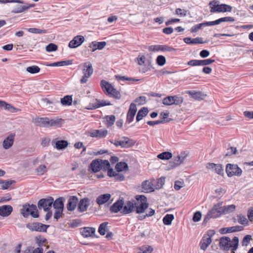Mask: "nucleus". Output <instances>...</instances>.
<instances>
[{"instance_id": "1", "label": "nucleus", "mask_w": 253, "mask_h": 253, "mask_svg": "<svg viewBox=\"0 0 253 253\" xmlns=\"http://www.w3.org/2000/svg\"><path fill=\"white\" fill-rule=\"evenodd\" d=\"M239 238L234 237L231 240L228 237H222L219 240V246L220 248L225 251H231L232 253H235L239 246Z\"/></svg>"}, {"instance_id": "2", "label": "nucleus", "mask_w": 253, "mask_h": 253, "mask_svg": "<svg viewBox=\"0 0 253 253\" xmlns=\"http://www.w3.org/2000/svg\"><path fill=\"white\" fill-rule=\"evenodd\" d=\"M61 121V119H49L47 117L41 118L37 117L33 119L32 122L41 127H49L50 126H60Z\"/></svg>"}, {"instance_id": "3", "label": "nucleus", "mask_w": 253, "mask_h": 253, "mask_svg": "<svg viewBox=\"0 0 253 253\" xmlns=\"http://www.w3.org/2000/svg\"><path fill=\"white\" fill-rule=\"evenodd\" d=\"M21 213L25 218L28 217L29 215H31L34 218H37L39 216L37 207L34 204H26L23 205L22 209L21 210Z\"/></svg>"}, {"instance_id": "4", "label": "nucleus", "mask_w": 253, "mask_h": 253, "mask_svg": "<svg viewBox=\"0 0 253 253\" xmlns=\"http://www.w3.org/2000/svg\"><path fill=\"white\" fill-rule=\"evenodd\" d=\"M218 2V1L215 0L210 2V12L211 13L230 12L232 10V7L231 6L226 4H216Z\"/></svg>"}, {"instance_id": "5", "label": "nucleus", "mask_w": 253, "mask_h": 253, "mask_svg": "<svg viewBox=\"0 0 253 253\" xmlns=\"http://www.w3.org/2000/svg\"><path fill=\"white\" fill-rule=\"evenodd\" d=\"M101 85L105 94L116 98H118L119 97V92L109 82L105 80H102L101 82Z\"/></svg>"}, {"instance_id": "6", "label": "nucleus", "mask_w": 253, "mask_h": 253, "mask_svg": "<svg viewBox=\"0 0 253 253\" xmlns=\"http://www.w3.org/2000/svg\"><path fill=\"white\" fill-rule=\"evenodd\" d=\"M135 199L137 201V203H135L134 205H136L135 210L136 213H143L148 207L146 197L144 195H136Z\"/></svg>"}, {"instance_id": "7", "label": "nucleus", "mask_w": 253, "mask_h": 253, "mask_svg": "<svg viewBox=\"0 0 253 253\" xmlns=\"http://www.w3.org/2000/svg\"><path fill=\"white\" fill-rule=\"evenodd\" d=\"M183 101V98L182 96L178 95L168 96L163 99V104L169 106L173 104L176 105H181Z\"/></svg>"}, {"instance_id": "8", "label": "nucleus", "mask_w": 253, "mask_h": 253, "mask_svg": "<svg viewBox=\"0 0 253 253\" xmlns=\"http://www.w3.org/2000/svg\"><path fill=\"white\" fill-rule=\"evenodd\" d=\"M226 172L228 177L234 175L240 176L242 173V170L237 165L228 164L226 166Z\"/></svg>"}, {"instance_id": "9", "label": "nucleus", "mask_w": 253, "mask_h": 253, "mask_svg": "<svg viewBox=\"0 0 253 253\" xmlns=\"http://www.w3.org/2000/svg\"><path fill=\"white\" fill-rule=\"evenodd\" d=\"M53 203V198L48 197L47 198H43L40 200L38 203V207L40 210L43 209L44 211L50 210Z\"/></svg>"}, {"instance_id": "10", "label": "nucleus", "mask_w": 253, "mask_h": 253, "mask_svg": "<svg viewBox=\"0 0 253 253\" xmlns=\"http://www.w3.org/2000/svg\"><path fill=\"white\" fill-rule=\"evenodd\" d=\"M49 227V225L43 224L40 222H34L26 224V227L32 231L46 232Z\"/></svg>"}, {"instance_id": "11", "label": "nucleus", "mask_w": 253, "mask_h": 253, "mask_svg": "<svg viewBox=\"0 0 253 253\" xmlns=\"http://www.w3.org/2000/svg\"><path fill=\"white\" fill-rule=\"evenodd\" d=\"M124 203L123 200H118L111 206L110 211L112 213H117L123 207V213H126V205L123 207Z\"/></svg>"}, {"instance_id": "12", "label": "nucleus", "mask_w": 253, "mask_h": 253, "mask_svg": "<svg viewBox=\"0 0 253 253\" xmlns=\"http://www.w3.org/2000/svg\"><path fill=\"white\" fill-rule=\"evenodd\" d=\"M155 181L153 180L150 181L149 180H145L142 183V188L143 192L144 193H149L154 191Z\"/></svg>"}, {"instance_id": "13", "label": "nucleus", "mask_w": 253, "mask_h": 253, "mask_svg": "<svg viewBox=\"0 0 253 253\" xmlns=\"http://www.w3.org/2000/svg\"><path fill=\"white\" fill-rule=\"evenodd\" d=\"M84 41L83 36H77L71 40L69 43V47L70 48H76L81 45Z\"/></svg>"}, {"instance_id": "14", "label": "nucleus", "mask_w": 253, "mask_h": 253, "mask_svg": "<svg viewBox=\"0 0 253 253\" xmlns=\"http://www.w3.org/2000/svg\"><path fill=\"white\" fill-rule=\"evenodd\" d=\"M244 230V227L242 226L237 225L230 227L222 228L220 229V233L222 234H225L229 233H233L238 231H241Z\"/></svg>"}, {"instance_id": "15", "label": "nucleus", "mask_w": 253, "mask_h": 253, "mask_svg": "<svg viewBox=\"0 0 253 253\" xmlns=\"http://www.w3.org/2000/svg\"><path fill=\"white\" fill-rule=\"evenodd\" d=\"M15 134L10 133L3 141L2 146L4 149H8L13 144Z\"/></svg>"}, {"instance_id": "16", "label": "nucleus", "mask_w": 253, "mask_h": 253, "mask_svg": "<svg viewBox=\"0 0 253 253\" xmlns=\"http://www.w3.org/2000/svg\"><path fill=\"white\" fill-rule=\"evenodd\" d=\"M96 100L98 102L97 103H92L89 104L88 107L86 108L88 110H93L95 109L96 108H99L102 106H108V105H111V103L109 101H106V100H98L97 99H96Z\"/></svg>"}, {"instance_id": "17", "label": "nucleus", "mask_w": 253, "mask_h": 253, "mask_svg": "<svg viewBox=\"0 0 253 253\" xmlns=\"http://www.w3.org/2000/svg\"><path fill=\"white\" fill-rule=\"evenodd\" d=\"M137 108L136 104L134 103H131L130 105L128 111L127 112V123H130L133 120Z\"/></svg>"}, {"instance_id": "18", "label": "nucleus", "mask_w": 253, "mask_h": 253, "mask_svg": "<svg viewBox=\"0 0 253 253\" xmlns=\"http://www.w3.org/2000/svg\"><path fill=\"white\" fill-rule=\"evenodd\" d=\"M90 204V200L87 198L82 199L78 206V210L80 212H84L87 210Z\"/></svg>"}, {"instance_id": "19", "label": "nucleus", "mask_w": 253, "mask_h": 253, "mask_svg": "<svg viewBox=\"0 0 253 253\" xmlns=\"http://www.w3.org/2000/svg\"><path fill=\"white\" fill-rule=\"evenodd\" d=\"M211 242V236L209 235L204 236L200 243V248L205 251Z\"/></svg>"}, {"instance_id": "20", "label": "nucleus", "mask_w": 253, "mask_h": 253, "mask_svg": "<svg viewBox=\"0 0 253 253\" xmlns=\"http://www.w3.org/2000/svg\"><path fill=\"white\" fill-rule=\"evenodd\" d=\"M78 202V199L76 196H73L70 197L68 201L67 208L68 211H74L76 206Z\"/></svg>"}, {"instance_id": "21", "label": "nucleus", "mask_w": 253, "mask_h": 253, "mask_svg": "<svg viewBox=\"0 0 253 253\" xmlns=\"http://www.w3.org/2000/svg\"><path fill=\"white\" fill-rule=\"evenodd\" d=\"M13 211L12 206L3 205L0 207V215L3 217L8 216Z\"/></svg>"}, {"instance_id": "22", "label": "nucleus", "mask_w": 253, "mask_h": 253, "mask_svg": "<svg viewBox=\"0 0 253 253\" xmlns=\"http://www.w3.org/2000/svg\"><path fill=\"white\" fill-rule=\"evenodd\" d=\"M111 197V195L109 193L101 194L97 197L96 202L98 205L100 206L107 203Z\"/></svg>"}, {"instance_id": "23", "label": "nucleus", "mask_w": 253, "mask_h": 253, "mask_svg": "<svg viewBox=\"0 0 253 253\" xmlns=\"http://www.w3.org/2000/svg\"><path fill=\"white\" fill-rule=\"evenodd\" d=\"M84 68L83 70V73L84 75L90 77L93 72V69L92 64L89 62H85L84 64Z\"/></svg>"}, {"instance_id": "24", "label": "nucleus", "mask_w": 253, "mask_h": 253, "mask_svg": "<svg viewBox=\"0 0 253 253\" xmlns=\"http://www.w3.org/2000/svg\"><path fill=\"white\" fill-rule=\"evenodd\" d=\"M108 131L107 130L95 129L90 132V135L92 137L103 138L105 137Z\"/></svg>"}, {"instance_id": "25", "label": "nucleus", "mask_w": 253, "mask_h": 253, "mask_svg": "<svg viewBox=\"0 0 253 253\" xmlns=\"http://www.w3.org/2000/svg\"><path fill=\"white\" fill-rule=\"evenodd\" d=\"M54 143H55V148L57 150L64 149L67 147L68 145V141L64 140L55 141V139H54L52 141V144Z\"/></svg>"}, {"instance_id": "26", "label": "nucleus", "mask_w": 253, "mask_h": 253, "mask_svg": "<svg viewBox=\"0 0 253 253\" xmlns=\"http://www.w3.org/2000/svg\"><path fill=\"white\" fill-rule=\"evenodd\" d=\"M95 232V229L93 227H84L81 231V234L84 237H88L92 236Z\"/></svg>"}, {"instance_id": "27", "label": "nucleus", "mask_w": 253, "mask_h": 253, "mask_svg": "<svg viewBox=\"0 0 253 253\" xmlns=\"http://www.w3.org/2000/svg\"><path fill=\"white\" fill-rule=\"evenodd\" d=\"M149 112L148 109L146 107H142L141 109H140L136 115V122H139L141 121L143 118L146 117Z\"/></svg>"}, {"instance_id": "28", "label": "nucleus", "mask_w": 253, "mask_h": 253, "mask_svg": "<svg viewBox=\"0 0 253 253\" xmlns=\"http://www.w3.org/2000/svg\"><path fill=\"white\" fill-rule=\"evenodd\" d=\"M106 45V42H92L89 47L92 48V51H94L97 49L101 50L103 49Z\"/></svg>"}, {"instance_id": "29", "label": "nucleus", "mask_w": 253, "mask_h": 253, "mask_svg": "<svg viewBox=\"0 0 253 253\" xmlns=\"http://www.w3.org/2000/svg\"><path fill=\"white\" fill-rule=\"evenodd\" d=\"M191 97L197 100H202L204 99L205 95L203 94L201 91H196L195 90H189L187 92Z\"/></svg>"}, {"instance_id": "30", "label": "nucleus", "mask_w": 253, "mask_h": 253, "mask_svg": "<svg viewBox=\"0 0 253 253\" xmlns=\"http://www.w3.org/2000/svg\"><path fill=\"white\" fill-rule=\"evenodd\" d=\"M90 167L94 172L99 171L100 169H101V166L100 163V160L96 159L93 160L90 164Z\"/></svg>"}, {"instance_id": "31", "label": "nucleus", "mask_w": 253, "mask_h": 253, "mask_svg": "<svg viewBox=\"0 0 253 253\" xmlns=\"http://www.w3.org/2000/svg\"><path fill=\"white\" fill-rule=\"evenodd\" d=\"M53 207L55 210H63L64 204L63 198L60 197L53 201Z\"/></svg>"}, {"instance_id": "32", "label": "nucleus", "mask_w": 253, "mask_h": 253, "mask_svg": "<svg viewBox=\"0 0 253 253\" xmlns=\"http://www.w3.org/2000/svg\"><path fill=\"white\" fill-rule=\"evenodd\" d=\"M104 119L106 121V126L108 127L114 125L116 117L114 115H107L104 117Z\"/></svg>"}, {"instance_id": "33", "label": "nucleus", "mask_w": 253, "mask_h": 253, "mask_svg": "<svg viewBox=\"0 0 253 253\" xmlns=\"http://www.w3.org/2000/svg\"><path fill=\"white\" fill-rule=\"evenodd\" d=\"M108 222H104L102 223L99 226L98 232L101 235H105L106 233L108 232L109 229L108 227Z\"/></svg>"}, {"instance_id": "34", "label": "nucleus", "mask_w": 253, "mask_h": 253, "mask_svg": "<svg viewBox=\"0 0 253 253\" xmlns=\"http://www.w3.org/2000/svg\"><path fill=\"white\" fill-rule=\"evenodd\" d=\"M73 101L72 96L71 95H66L64 97L61 98L60 102L63 105L70 106L72 105Z\"/></svg>"}, {"instance_id": "35", "label": "nucleus", "mask_w": 253, "mask_h": 253, "mask_svg": "<svg viewBox=\"0 0 253 253\" xmlns=\"http://www.w3.org/2000/svg\"><path fill=\"white\" fill-rule=\"evenodd\" d=\"M138 253H152L154 249L151 246L144 245L138 248Z\"/></svg>"}, {"instance_id": "36", "label": "nucleus", "mask_w": 253, "mask_h": 253, "mask_svg": "<svg viewBox=\"0 0 253 253\" xmlns=\"http://www.w3.org/2000/svg\"><path fill=\"white\" fill-rule=\"evenodd\" d=\"M152 68H153L151 62L148 61L145 63V64L143 65V66L139 68V71L142 73H145L146 72L150 71Z\"/></svg>"}, {"instance_id": "37", "label": "nucleus", "mask_w": 253, "mask_h": 253, "mask_svg": "<svg viewBox=\"0 0 253 253\" xmlns=\"http://www.w3.org/2000/svg\"><path fill=\"white\" fill-rule=\"evenodd\" d=\"M47 171V167L44 165H41L35 169V172L38 175H42Z\"/></svg>"}, {"instance_id": "38", "label": "nucleus", "mask_w": 253, "mask_h": 253, "mask_svg": "<svg viewBox=\"0 0 253 253\" xmlns=\"http://www.w3.org/2000/svg\"><path fill=\"white\" fill-rule=\"evenodd\" d=\"M15 182V181L12 180H4L0 179V184L1 185V188L3 190L7 189L10 185Z\"/></svg>"}, {"instance_id": "39", "label": "nucleus", "mask_w": 253, "mask_h": 253, "mask_svg": "<svg viewBox=\"0 0 253 253\" xmlns=\"http://www.w3.org/2000/svg\"><path fill=\"white\" fill-rule=\"evenodd\" d=\"M73 63L72 60H63L58 62H56L50 64L49 66H67L69 65H71Z\"/></svg>"}, {"instance_id": "40", "label": "nucleus", "mask_w": 253, "mask_h": 253, "mask_svg": "<svg viewBox=\"0 0 253 253\" xmlns=\"http://www.w3.org/2000/svg\"><path fill=\"white\" fill-rule=\"evenodd\" d=\"M174 219V215L172 214H166L163 219L165 225H169L171 224L172 221Z\"/></svg>"}, {"instance_id": "41", "label": "nucleus", "mask_w": 253, "mask_h": 253, "mask_svg": "<svg viewBox=\"0 0 253 253\" xmlns=\"http://www.w3.org/2000/svg\"><path fill=\"white\" fill-rule=\"evenodd\" d=\"M182 163V162L180 158L177 155V156L174 157V160L173 162H169V166L171 168H173L179 166Z\"/></svg>"}, {"instance_id": "42", "label": "nucleus", "mask_w": 253, "mask_h": 253, "mask_svg": "<svg viewBox=\"0 0 253 253\" xmlns=\"http://www.w3.org/2000/svg\"><path fill=\"white\" fill-rule=\"evenodd\" d=\"M158 158L161 160H169L172 157V153L169 152H164L158 155Z\"/></svg>"}, {"instance_id": "43", "label": "nucleus", "mask_w": 253, "mask_h": 253, "mask_svg": "<svg viewBox=\"0 0 253 253\" xmlns=\"http://www.w3.org/2000/svg\"><path fill=\"white\" fill-rule=\"evenodd\" d=\"M208 212L211 215L212 218H217L220 216L222 213V210H216V209L212 208Z\"/></svg>"}, {"instance_id": "44", "label": "nucleus", "mask_w": 253, "mask_h": 253, "mask_svg": "<svg viewBox=\"0 0 253 253\" xmlns=\"http://www.w3.org/2000/svg\"><path fill=\"white\" fill-rule=\"evenodd\" d=\"M236 206L234 205H230L223 207L222 210V213L226 214L234 211L235 209Z\"/></svg>"}, {"instance_id": "45", "label": "nucleus", "mask_w": 253, "mask_h": 253, "mask_svg": "<svg viewBox=\"0 0 253 253\" xmlns=\"http://www.w3.org/2000/svg\"><path fill=\"white\" fill-rule=\"evenodd\" d=\"M238 222L243 225H248L249 221L245 216L239 214L237 216Z\"/></svg>"}, {"instance_id": "46", "label": "nucleus", "mask_w": 253, "mask_h": 253, "mask_svg": "<svg viewBox=\"0 0 253 253\" xmlns=\"http://www.w3.org/2000/svg\"><path fill=\"white\" fill-rule=\"evenodd\" d=\"M26 71L31 74H36L40 72V68L37 66L34 65L28 67L26 68Z\"/></svg>"}, {"instance_id": "47", "label": "nucleus", "mask_w": 253, "mask_h": 253, "mask_svg": "<svg viewBox=\"0 0 253 253\" xmlns=\"http://www.w3.org/2000/svg\"><path fill=\"white\" fill-rule=\"evenodd\" d=\"M115 169L118 172L122 171L126 169V163L122 162L118 163L116 165Z\"/></svg>"}, {"instance_id": "48", "label": "nucleus", "mask_w": 253, "mask_h": 253, "mask_svg": "<svg viewBox=\"0 0 253 253\" xmlns=\"http://www.w3.org/2000/svg\"><path fill=\"white\" fill-rule=\"evenodd\" d=\"M165 179L164 177H161L158 179L157 181H155L154 185L155 189H158L161 188L165 183Z\"/></svg>"}, {"instance_id": "49", "label": "nucleus", "mask_w": 253, "mask_h": 253, "mask_svg": "<svg viewBox=\"0 0 253 253\" xmlns=\"http://www.w3.org/2000/svg\"><path fill=\"white\" fill-rule=\"evenodd\" d=\"M166 59L164 56L159 55L157 56L156 59L157 64L160 66H162L166 64Z\"/></svg>"}, {"instance_id": "50", "label": "nucleus", "mask_w": 253, "mask_h": 253, "mask_svg": "<svg viewBox=\"0 0 253 253\" xmlns=\"http://www.w3.org/2000/svg\"><path fill=\"white\" fill-rule=\"evenodd\" d=\"M252 239V236L250 235H246L244 238L241 242L243 246H247Z\"/></svg>"}, {"instance_id": "51", "label": "nucleus", "mask_w": 253, "mask_h": 253, "mask_svg": "<svg viewBox=\"0 0 253 253\" xmlns=\"http://www.w3.org/2000/svg\"><path fill=\"white\" fill-rule=\"evenodd\" d=\"M237 152L236 148L231 147L227 149V152L224 155V157L230 156L233 154H236Z\"/></svg>"}, {"instance_id": "52", "label": "nucleus", "mask_w": 253, "mask_h": 253, "mask_svg": "<svg viewBox=\"0 0 253 253\" xmlns=\"http://www.w3.org/2000/svg\"><path fill=\"white\" fill-rule=\"evenodd\" d=\"M26 10V7L25 5H18L13 10L12 12L15 13H22Z\"/></svg>"}, {"instance_id": "53", "label": "nucleus", "mask_w": 253, "mask_h": 253, "mask_svg": "<svg viewBox=\"0 0 253 253\" xmlns=\"http://www.w3.org/2000/svg\"><path fill=\"white\" fill-rule=\"evenodd\" d=\"M28 31L31 33L34 34H44L46 32V30H42L37 28H31L28 29Z\"/></svg>"}, {"instance_id": "54", "label": "nucleus", "mask_w": 253, "mask_h": 253, "mask_svg": "<svg viewBox=\"0 0 253 253\" xmlns=\"http://www.w3.org/2000/svg\"><path fill=\"white\" fill-rule=\"evenodd\" d=\"M175 14L180 17H184L187 15V10L178 8L175 9Z\"/></svg>"}, {"instance_id": "55", "label": "nucleus", "mask_w": 253, "mask_h": 253, "mask_svg": "<svg viewBox=\"0 0 253 253\" xmlns=\"http://www.w3.org/2000/svg\"><path fill=\"white\" fill-rule=\"evenodd\" d=\"M57 49V46L52 43H50L46 45L45 47L46 51L47 52H52L56 51Z\"/></svg>"}, {"instance_id": "56", "label": "nucleus", "mask_w": 253, "mask_h": 253, "mask_svg": "<svg viewBox=\"0 0 253 253\" xmlns=\"http://www.w3.org/2000/svg\"><path fill=\"white\" fill-rule=\"evenodd\" d=\"M100 163L101 166V169L106 170L110 167V163L108 160H100Z\"/></svg>"}, {"instance_id": "57", "label": "nucleus", "mask_w": 253, "mask_h": 253, "mask_svg": "<svg viewBox=\"0 0 253 253\" xmlns=\"http://www.w3.org/2000/svg\"><path fill=\"white\" fill-rule=\"evenodd\" d=\"M214 172L218 174L222 175L224 173L222 166L220 164H216Z\"/></svg>"}, {"instance_id": "58", "label": "nucleus", "mask_w": 253, "mask_h": 253, "mask_svg": "<svg viewBox=\"0 0 253 253\" xmlns=\"http://www.w3.org/2000/svg\"><path fill=\"white\" fill-rule=\"evenodd\" d=\"M215 62L214 59H207L204 60H200V66H206L210 65Z\"/></svg>"}, {"instance_id": "59", "label": "nucleus", "mask_w": 253, "mask_h": 253, "mask_svg": "<svg viewBox=\"0 0 253 253\" xmlns=\"http://www.w3.org/2000/svg\"><path fill=\"white\" fill-rule=\"evenodd\" d=\"M162 45L160 44H157V45H151L149 47V50L151 51H162Z\"/></svg>"}, {"instance_id": "60", "label": "nucleus", "mask_w": 253, "mask_h": 253, "mask_svg": "<svg viewBox=\"0 0 253 253\" xmlns=\"http://www.w3.org/2000/svg\"><path fill=\"white\" fill-rule=\"evenodd\" d=\"M176 50V49L174 48L171 46H169L167 45H162V51H168V52H175Z\"/></svg>"}, {"instance_id": "61", "label": "nucleus", "mask_w": 253, "mask_h": 253, "mask_svg": "<svg viewBox=\"0 0 253 253\" xmlns=\"http://www.w3.org/2000/svg\"><path fill=\"white\" fill-rule=\"evenodd\" d=\"M112 143H114V144L116 146H120L122 147H125L126 145V139L125 140H118L115 141V142H113L112 141H111Z\"/></svg>"}, {"instance_id": "62", "label": "nucleus", "mask_w": 253, "mask_h": 253, "mask_svg": "<svg viewBox=\"0 0 253 253\" xmlns=\"http://www.w3.org/2000/svg\"><path fill=\"white\" fill-rule=\"evenodd\" d=\"M204 26V23H200L199 24L193 26L190 29L191 32L195 33L197 32L202 27Z\"/></svg>"}, {"instance_id": "63", "label": "nucleus", "mask_w": 253, "mask_h": 253, "mask_svg": "<svg viewBox=\"0 0 253 253\" xmlns=\"http://www.w3.org/2000/svg\"><path fill=\"white\" fill-rule=\"evenodd\" d=\"M137 63L139 65L142 66L147 62L146 61V57L144 55L139 56L137 58Z\"/></svg>"}, {"instance_id": "64", "label": "nucleus", "mask_w": 253, "mask_h": 253, "mask_svg": "<svg viewBox=\"0 0 253 253\" xmlns=\"http://www.w3.org/2000/svg\"><path fill=\"white\" fill-rule=\"evenodd\" d=\"M187 65L191 66H200V60H191L188 62Z\"/></svg>"}]
</instances>
